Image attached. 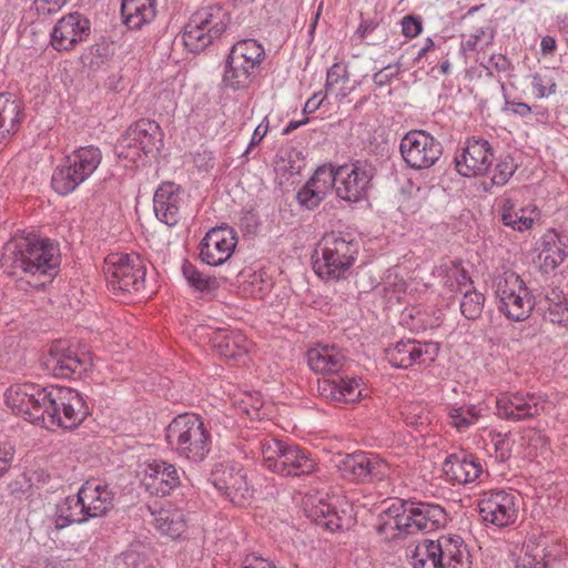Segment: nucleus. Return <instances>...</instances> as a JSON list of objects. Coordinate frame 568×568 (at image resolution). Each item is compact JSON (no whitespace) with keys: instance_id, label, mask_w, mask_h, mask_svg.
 Returning a JSON list of instances; mask_svg holds the SVG:
<instances>
[{"instance_id":"6","label":"nucleus","mask_w":568,"mask_h":568,"mask_svg":"<svg viewBox=\"0 0 568 568\" xmlns=\"http://www.w3.org/2000/svg\"><path fill=\"white\" fill-rule=\"evenodd\" d=\"M263 465L281 476H304L316 470L317 464L312 454L295 444L277 438H266L260 443Z\"/></svg>"},{"instance_id":"5","label":"nucleus","mask_w":568,"mask_h":568,"mask_svg":"<svg viewBox=\"0 0 568 568\" xmlns=\"http://www.w3.org/2000/svg\"><path fill=\"white\" fill-rule=\"evenodd\" d=\"M165 440L179 457L199 463L210 452L211 435L199 415L186 413L171 420L165 429Z\"/></svg>"},{"instance_id":"33","label":"nucleus","mask_w":568,"mask_h":568,"mask_svg":"<svg viewBox=\"0 0 568 568\" xmlns=\"http://www.w3.org/2000/svg\"><path fill=\"white\" fill-rule=\"evenodd\" d=\"M347 362L346 353L336 345L318 344L307 352L310 368L317 374L336 375Z\"/></svg>"},{"instance_id":"17","label":"nucleus","mask_w":568,"mask_h":568,"mask_svg":"<svg viewBox=\"0 0 568 568\" xmlns=\"http://www.w3.org/2000/svg\"><path fill=\"white\" fill-rule=\"evenodd\" d=\"M548 404L541 393H505L496 399V414L507 420L519 422L539 416Z\"/></svg>"},{"instance_id":"12","label":"nucleus","mask_w":568,"mask_h":568,"mask_svg":"<svg viewBox=\"0 0 568 568\" xmlns=\"http://www.w3.org/2000/svg\"><path fill=\"white\" fill-rule=\"evenodd\" d=\"M160 125L150 120H140L131 125L116 145L119 158L138 161L142 154L155 156L163 146Z\"/></svg>"},{"instance_id":"26","label":"nucleus","mask_w":568,"mask_h":568,"mask_svg":"<svg viewBox=\"0 0 568 568\" xmlns=\"http://www.w3.org/2000/svg\"><path fill=\"white\" fill-rule=\"evenodd\" d=\"M142 485L151 495H170L181 485V471L174 464L153 459L143 469Z\"/></svg>"},{"instance_id":"16","label":"nucleus","mask_w":568,"mask_h":568,"mask_svg":"<svg viewBox=\"0 0 568 568\" xmlns=\"http://www.w3.org/2000/svg\"><path fill=\"white\" fill-rule=\"evenodd\" d=\"M399 152L405 163L414 170L432 168L440 158L439 141L424 130H412L400 140Z\"/></svg>"},{"instance_id":"42","label":"nucleus","mask_w":568,"mask_h":568,"mask_svg":"<svg viewBox=\"0 0 568 568\" xmlns=\"http://www.w3.org/2000/svg\"><path fill=\"white\" fill-rule=\"evenodd\" d=\"M155 527L162 535L175 539L185 530L183 514L180 511L162 510L155 518Z\"/></svg>"},{"instance_id":"30","label":"nucleus","mask_w":568,"mask_h":568,"mask_svg":"<svg viewBox=\"0 0 568 568\" xmlns=\"http://www.w3.org/2000/svg\"><path fill=\"white\" fill-rule=\"evenodd\" d=\"M317 392L332 403H355L362 396L359 379L354 376L334 375L318 381Z\"/></svg>"},{"instance_id":"35","label":"nucleus","mask_w":568,"mask_h":568,"mask_svg":"<svg viewBox=\"0 0 568 568\" xmlns=\"http://www.w3.org/2000/svg\"><path fill=\"white\" fill-rule=\"evenodd\" d=\"M123 22L131 30H139L150 23L156 14L155 0H122Z\"/></svg>"},{"instance_id":"7","label":"nucleus","mask_w":568,"mask_h":568,"mask_svg":"<svg viewBox=\"0 0 568 568\" xmlns=\"http://www.w3.org/2000/svg\"><path fill=\"white\" fill-rule=\"evenodd\" d=\"M101 161L102 152L98 146L78 148L54 170L52 189L60 195L72 193L97 171Z\"/></svg>"},{"instance_id":"28","label":"nucleus","mask_w":568,"mask_h":568,"mask_svg":"<svg viewBox=\"0 0 568 568\" xmlns=\"http://www.w3.org/2000/svg\"><path fill=\"white\" fill-rule=\"evenodd\" d=\"M446 479L453 484L467 485L477 481L484 473L479 457L467 452L448 455L443 463Z\"/></svg>"},{"instance_id":"29","label":"nucleus","mask_w":568,"mask_h":568,"mask_svg":"<svg viewBox=\"0 0 568 568\" xmlns=\"http://www.w3.org/2000/svg\"><path fill=\"white\" fill-rule=\"evenodd\" d=\"M183 194L179 185L173 182H164L156 189L153 196V210L155 216L162 223L174 226L181 219Z\"/></svg>"},{"instance_id":"2","label":"nucleus","mask_w":568,"mask_h":568,"mask_svg":"<svg viewBox=\"0 0 568 568\" xmlns=\"http://www.w3.org/2000/svg\"><path fill=\"white\" fill-rule=\"evenodd\" d=\"M412 568H471L469 551L459 536L420 539L407 548Z\"/></svg>"},{"instance_id":"21","label":"nucleus","mask_w":568,"mask_h":568,"mask_svg":"<svg viewBox=\"0 0 568 568\" xmlns=\"http://www.w3.org/2000/svg\"><path fill=\"white\" fill-rule=\"evenodd\" d=\"M43 365L55 377L81 378L92 366V361L89 354L52 346L43 361Z\"/></svg>"},{"instance_id":"32","label":"nucleus","mask_w":568,"mask_h":568,"mask_svg":"<svg viewBox=\"0 0 568 568\" xmlns=\"http://www.w3.org/2000/svg\"><path fill=\"white\" fill-rule=\"evenodd\" d=\"M78 494L89 520L105 515L113 507V491L108 485L100 481H85L79 488Z\"/></svg>"},{"instance_id":"64","label":"nucleus","mask_w":568,"mask_h":568,"mask_svg":"<svg viewBox=\"0 0 568 568\" xmlns=\"http://www.w3.org/2000/svg\"><path fill=\"white\" fill-rule=\"evenodd\" d=\"M479 34H470L469 38L465 42H463V47L466 50H474L479 41Z\"/></svg>"},{"instance_id":"36","label":"nucleus","mask_w":568,"mask_h":568,"mask_svg":"<svg viewBox=\"0 0 568 568\" xmlns=\"http://www.w3.org/2000/svg\"><path fill=\"white\" fill-rule=\"evenodd\" d=\"M21 101L10 93H0V143L17 132L22 118Z\"/></svg>"},{"instance_id":"52","label":"nucleus","mask_w":568,"mask_h":568,"mask_svg":"<svg viewBox=\"0 0 568 568\" xmlns=\"http://www.w3.org/2000/svg\"><path fill=\"white\" fill-rule=\"evenodd\" d=\"M348 81V71L345 65L341 63H334L328 70L326 74V92L333 93L335 87L343 82Z\"/></svg>"},{"instance_id":"63","label":"nucleus","mask_w":568,"mask_h":568,"mask_svg":"<svg viewBox=\"0 0 568 568\" xmlns=\"http://www.w3.org/2000/svg\"><path fill=\"white\" fill-rule=\"evenodd\" d=\"M308 122V118H304L301 121H291L284 128L283 133L288 134L293 132L294 130L298 129L300 126L306 124Z\"/></svg>"},{"instance_id":"55","label":"nucleus","mask_w":568,"mask_h":568,"mask_svg":"<svg viewBox=\"0 0 568 568\" xmlns=\"http://www.w3.org/2000/svg\"><path fill=\"white\" fill-rule=\"evenodd\" d=\"M13 455V446L7 443L0 445V477L3 476L11 467Z\"/></svg>"},{"instance_id":"31","label":"nucleus","mask_w":568,"mask_h":568,"mask_svg":"<svg viewBox=\"0 0 568 568\" xmlns=\"http://www.w3.org/2000/svg\"><path fill=\"white\" fill-rule=\"evenodd\" d=\"M537 251L542 272H552L568 256V236L555 230H548L538 241Z\"/></svg>"},{"instance_id":"56","label":"nucleus","mask_w":568,"mask_h":568,"mask_svg":"<svg viewBox=\"0 0 568 568\" xmlns=\"http://www.w3.org/2000/svg\"><path fill=\"white\" fill-rule=\"evenodd\" d=\"M242 568H276L273 561L266 558L257 556L256 554L247 555L244 560Z\"/></svg>"},{"instance_id":"34","label":"nucleus","mask_w":568,"mask_h":568,"mask_svg":"<svg viewBox=\"0 0 568 568\" xmlns=\"http://www.w3.org/2000/svg\"><path fill=\"white\" fill-rule=\"evenodd\" d=\"M211 342L221 356L232 359L245 355L251 346L242 332L227 328L214 332Z\"/></svg>"},{"instance_id":"62","label":"nucleus","mask_w":568,"mask_h":568,"mask_svg":"<svg viewBox=\"0 0 568 568\" xmlns=\"http://www.w3.org/2000/svg\"><path fill=\"white\" fill-rule=\"evenodd\" d=\"M540 48L544 53H551L556 49V40L550 36L541 39Z\"/></svg>"},{"instance_id":"51","label":"nucleus","mask_w":568,"mask_h":568,"mask_svg":"<svg viewBox=\"0 0 568 568\" xmlns=\"http://www.w3.org/2000/svg\"><path fill=\"white\" fill-rule=\"evenodd\" d=\"M296 200L302 207L306 210H314L320 205L324 197H322L320 192H316V190L306 182V184L297 192Z\"/></svg>"},{"instance_id":"46","label":"nucleus","mask_w":568,"mask_h":568,"mask_svg":"<svg viewBox=\"0 0 568 568\" xmlns=\"http://www.w3.org/2000/svg\"><path fill=\"white\" fill-rule=\"evenodd\" d=\"M182 273L186 282L197 291H213L217 286L214 277L204 275L189 262L183 263Z\"/></svg>"},{"instance_id":"10","label":"nucleus","mask_w":568,"mask_h":568,"mask_svg":"<svg viewBox=\"0 0 568 568\" xmlns=\"http://www.w3.org/2000/svg\"><path fill=\"white\" fill-rule=\"evenodd\" d=\"M227 14L220 7L202 8L184 27L183 43L191 52H201L226 30Z\"/></svg>"},{"instance_id":"44","label":"nucleus","mask_w":568,"mask_h":568,"mask_svg":"<svg viewBox=\"0 0 568 568\" xmlns=\"http://www.w3.org/2000/svg\"><path fill=\"white\" fill-rule=\"evenodd\" d=\"M485 304V296L473 286L463 292V298L459 304L462 315L475 321L480 317Z\"/></svg>"},{"instance_id":"27","label":"nucleus","mask_w":568,"mask_h":568,"mask_svg":"<svg viewBox=\"0 0 568 568\" xmlns=\"http://www.w3.org/2000/svg\"><path fill=\"white\" fill-rule=\"evenodd\" d=\"M561 555L559 545L549 544L546 537L532 535L524 544L517 568H551Z\"/></svg>"},{"instance_id":"13","label":"nucleus","mask_w":568,"mask_h":568,"mask_svg":"<svg viewBox=\"0 0 568 568\" xmlns=\"http://www.w3.org/2000/svg\"><path fill=\"white\" fill-rule=\"evenodd\" d=\"M48 396V387L33 383L12 385L4 394L7 406L16 415L42 426L44 425Z\"/></svg>"},{"instance_id":"23","label":"nucleus","mask_w":568,"mask_h":568,"mask_svg":"<svg viewBox=\"0 0 568 568\" xmlns=\"http://www.w3.org/2000/svg\"><path fill=\"white\" fill-rule=\"evenodd\" d=\"M91 23L80 12L60 18L51 32V45L57 51H71L90 36Z\"/></svg>"},{"instance_id":"45","label":"nucleus","mask_w":568,"mask_h":568,"mask_svg":"<svg viewBox=\"0 0 568 568\" xmlns=\"http://www.w3.org/2000/svg\"><path fill=\"white\" fill-rule=\"evenodd\" d=\"M307 183L325 199L332 189L336 190V169L332 165H322L314 172Z\"/></svg>"},{"instance_id":"41","label":"nucleus","mask_w":568,"mask_h":568,"mask_svg":"<svg viewBox=\"0 0 568 568\" xmlns=\"http://www.w3.org/2000/svg\"><path fill=\"white\" fill-rule=\"evenodd\" d=\"M442 284L450 292H464L471 287L473 282L460 264L452 263L440 267Z\"/></svg>"},{"instance_id":"38","label":"nucleus","mask_w":568,"mask_h":568,"mask_svg":"<svg viewBox=\"0 0 568 568\" xmlns=\"http://www.w3.org/2000/svg\"><path fill=\"white\" fill-rule=\"evenodd\" d=\"M84 511L79 494L65 497L57 505L54 515L55 528L63 529L72 524L89 521Z\"/></svg>"},{"instance_id":"50","label":"nucleus","mask_w":568,"mask_h":568,"mask_svg":"<svg viewBox=\"0 0 568 568\" xmlns=\"http://www.w3.org/2000/svg\"><path fill=\"white\" fill-rule=\"evenodd\" d=\"M403 415L406 424L412 426H424L430 423L429 413L419 404L405 406Z\"/></svg>"},{"instance_id":"58","label":"nucleus","mask_w":568,"mask_h":568,"mask_svg":"<svg viewBox=\"0 0 568 568\" xmlns=\"http://www.w3.org/2000/svg\"><path fill=\"white\" fill-rule=\"evenodd\" d=\"M507 109L514 114L526 118L531 113V108L524 102H506Z\"/></svg>"},{"instance_id":"19","label":"nucleus","mask_w":568,"mask_h":568,"mask_svg":"<svg viewBox=\"0 0 568 568\" xmlns=\"http://www.w3.org/2000/svg\"><path fill=\"white\" fill-rule=\"evenodd\" d=\"M304 510L312 521L329 531L348 530L356 523L349 506L337 510L317 495L305 497Z\"/></svg>"},{"instance_id":"40","label":"nucleus","mask_w":568,"mask_h":568,"mask_svg":"<svg viewBox=\"0 0 568 568\" xmlns=\"http://www.w3.org/2000/svg\"><path fill=\"white\" fill-rule=\"evenodd\" d=\"M541 307L547 321L560 326L568 325V306L561 291L552 288L551 292L545 296Z\"/></svg>"},{"instance_id":"53","label":"nucleus","mask_w":568,"mask_h":568,"mask_svg":"<svg viewBox=\"0 0 568 568\" xmlns=\"http://www.w3.org/2000/svg\"><path fill=\"white\" fill-rule=\"evenodd\" d=\"M402 32L406 38H416L423 31L422 18L414 14L405 16L402 19Z\"/></svg>"},{"instance_id":"59","label":"nucleus","mask_w":568,"mask_h":568,"mask_svg":"<svg viewBox=\"0 0 568 568\" xmlns=\"http://www.w3.org/2000/svg\"><path fill=\"white\" fill-rule=\"evenodd\" d=\"M376 28H377L376 21L362 19V21L356 30V34L363 39L366 36H368L369 33H372Z\"/></svg>"},{"instance_id":"48","label":"nucleus","mask_w":568,"mask_h":568,"mask_svg":"<svg viewBox=\"0 0 568 568\" xmlns=\"http://www.w3.org/2000/svg\"><path fill=\"white\" fill-rule=\"evenodd\" d=\"M517 170V164L511 155L506 154L499 156L496 161L495 168L491 171L490 182L493 185L503 186L514 175Z\"/></svg>"},{"instance_id":"37","label":"nucleus","mask_w":568,"mask_h":568,"mask_svg":"<svg viewBox=\"0 0 568 568\" xmlns=\"http://www.w3.org/2000/svg\"><path fill=\"white\" fill-rule=\"evenodd\" d=\"M501 220L506 226L524 232L530 230L538 216L535 209L517 207L510 197H503L500 201Z\"/></svg>"},{"instance_id":"18","label":"nucleus","mask_w":568,"mask_h":568,"mask_svg":"<svg viewBox=\"0 0 568 568\" xmlns=\"http://www.w3.org/2000/svg\"><path fill=\"white\" fill-rule=\"evenodd\" d=\"M374 176L371 164L357 161L336 169V195L347 202H359L365 199Z\"/></svg>"},{"instance_id":"61","label":"nucleus","mask_w":568,"mask_h":568,"mask_svg":"<svg viewBox=\"0 0 568 568\" xmlns=\"http://www.w3.org/2000/svg\"><path fill=\"white\" fill-rule=\"evenodd\" d=\"M489 64H491L497 71H506L509 68V61L503 54L493 55L489 60Z\"/></svg>"},{"instance_id":"15","label":"nucleus","mask_w":568,"mask_h":568,"mask_svg":"<svg viewBox=\"0 0 568 568\" xmlns=\"http://www.w3.org/2000/svg\"><path fill=\"white\" fill-rule=\"evenodd\" d=\"M339 474L352 481L374 483L387 478L390 466L374 453L356 452L336 460Z\"/></svg>"},{"instance_id":"47","label":"nucleus","mask_w":568,"mask_h":568,"mask_svg":"<svg viewBox=\"0 0 568 568\" xmlns=\"http://www.w3.org/2000/svg\"><path fill=\"white\" fill-rule=\"evenodd\" d=\"M417 515L415 514L414 504L403 506L402 513L394 516V527L403 535H413L420 532L417 526Z\"/></svg>"},{"instance_id":"4","label":"nucleus","mask_w":568,"mask_h":568,"mask_svg":"<svg viewBox=\"0 0 568 568\" xmlns=\"http://www.w3.org/2000/svg\"><path fill=\"white\" fill-rule=\"evenodd\" d=\"M266 53L256 39L235 42L225 59L222 85L232 91L247 89L258 77Z\"/></svg>"},{"instance_id":"25","label":"nucleus","mask_w":568,"mask_h":568,"mask_svg":"<svg viewBox=\"0 0 568 568\" xmlns=\"http://www.w3.org/2000/svg\"><path fill=\"white\" fill-rule=\"evenodd\" d=\"M385 353L393 367L407 369L413 365L434 361L438 353V346L435 343L406 339L389 346Z\"/></svg>"},{"instance_id":"14","label":"nucleus","mask_w":568,"mask_h":568,"mask_svg":"<svg viewBox=\"0 0 568 568\" xmlns=\"http://www.w3.org/2000/svg\"><path fill=\"white\" fill-rule=\"evenodd\" d=\"M481 520L497 528L513 526L519 515V497L516 493L505 489L483 491L477 500Z\"/></svg>"},{"instance_id":"39","label":"nucleus","mask_w":568,"mask_h":568,"mask_svg":"<svg viewBox=\"0 0 568 568\" xmlns=\"http://www.w3.org/2000/svg\"><path fill=\"white\" fill-rule=\"evenodd\" d=\"M417 526L420 532H430L444 527L447 523L445 509L437 504H414Z\"/></svg>"},{"instance_id":"43","label":"nucleus","mask_w":568,"mask_h":568,"mask_svg":"<svg viewBox=\"0 0 568 568\" xmlns=\"http://www.w3.org/2000/svg\"><path fill=\"white\" fill-rule=\"evenodd\" d=\"M481 416V409L476 405H463L449 409L450 424L458 430L465 432Z\"/></svg>"},{"instance_id":"11","label":"nucleus","mask_w":568,"mask_h":568,"mask_svg":"<svg viewBox=\"0 0 568 568\" xmlns=\"http://www.w3.org/2000/svg\"><path fill=\"white\" fill-rule=\"evenodd\" d=\"M496 296L499 301V311L510 321L523 322L527 320L535 301L518 274L506 271L496 278Z\"/></svg>"},{"instance_id":"49","label":"nucleus","mask_w":568,"mask_h":568,"mask_svg":"<svg viewBox=\"0 0 568 568\" xmlns=\"http://www.w3.org/2000/svg\"><path fill=\"white\" fill-rule=\"evenodd\" d=\"M531 87L538 99L547 98L556 92V81L547 73H534L530 75Z\"/></svg>"},{"instance_id":"9","label":"nucleus","mask_w":568,"mask_h":568,"mask_svg":"<svg viewBox=\"0 0 568 568\" xmlns=\"http://www.w3.org/2000/svg\"><path fill=\"white\" fill-rule=\"evenodd\" d=\"M89 410L82 395L70 387H49L48 405L43 427L75 428L88 416Z\"/></svg>"},{"instance_id":"1","label":"nucleus","mask_w":568,"mask_h":568,"mask_svg":"<svg viewBox=\"0 0 568 568\" xmlns=\"http://www.w3.org/2000/svg\"><path fill=\"white\" fill-rule=\"evenodd\" d=\"M6 262L13 268V274H21L42 280L36 286H43L51 281L60 265L58 247L48 239L27 235L16 239L6 247Z\"/></svg>"},{"instance_id":"3","label":"nucleus","mask_w":568,"mask_h":568,"mask_svg":"<svg viewBox=\"0 0 568 568\" xmlns=\"http://www.w3.org/2000/svg\"><path fill=\"white\" fill-rule=\"evenodd\" d=\"M359 251L355 235L349 232L326 233L317 245L313 267L326 281H338L353 266Z\"/></svg>"},{"instance_id":"20","label":"nucleus","mask_w":568,"mask_h":568,"mask_svg":"<svg viewBox=\"0 0 568 568\" xmlns=\"http://www.w3.org/2000/svg\"><path fill=\"white\" fill-rule=\"evenodd\" d=\"M495 160L490 143L481 138L473 136L466 141L465 148L455 158L456 169L464 176H480L488 173Z\"/></svg>"},{"instance_id":"60","label":"nucleus","mask_w":568,"mask_h":568,"mask_svg":"<svg viewBox=\"0 0 568 568\" xmlns=\"http://www.w3.org/2000/svg\"><path fill=\"white\" fill-rule=\"evenodd\" d=\"M323 97L321 93H315L312 98H310L305 105H304V112L305 113H312L314 111H316L320 105L322 104L323 102Z\"/></svg>"},{"instance_id":"22","label":"nucleus","mask_w":568,"mask_h":568,"mask_svg":"<svg viewBox=\"0 0 568 568\" xmlns=\"http://www.w3.org/2000/svg\"><path fill=\"white\" fill-rule=\"evenodd\" d=\"M237 244L236 232L226 225L210 230L200 243V258L207 265L219 266L233 254Z\"/></svg>"},{"instance_id":"8","label":"nucleus","mask_w":568,"mask_h":568,"mask_svg":"<svg viewBox=\"0 0 568 568\" xmlns=\"http://www.w3.org/2000/svg\"><path fill=\"white\" fill-rule=\"evenodd\" d=\"M145 263L136 253H111L104 261L108 287L115 294H133L144 288Z\"/></svg>"},{"instance_id":"24","label":"nucleus","mask_w":568,"mask_h":568,"mask_svg":"<svg viewBox=\"0 0 568 568\" xmlns=\"http://www.w3.org/2000/svg\"><path fill=\"white\" fill-rule=\"evenodd\" d=\"M215 488L231 503L244 506L252 496L244 469L237 465H221L212 474Z\"/></svg>"},{"instance_id":"57","label":"nucleus","mask_w":568,"mask_h":568,"mask_svg":"<svg viewBox=\"0 0 568 568\" xmlns=\"http://www.w3.org/2000/svg\"><path fill=\"white\" fill-rule=\"evenodd\" d=\"M267 131H268V122L266 121V119H264V121L255 128L248 148H252V146L258 144L264 139Z\"/></svg>"},{"instance_id":"54","label":"nucleus","mask_w":568,"mask_h":568,"mask_svg":"<svg viewBox=\"0 0 568 568\" xmlns=\"http://www.w3.org/2000/svg\"><path fill=\"white\" fill-rule=\"evenodd\" d=\"M68 0H34L39 14L48 16L58 12Z\"/></svg>"}]
</instances>
